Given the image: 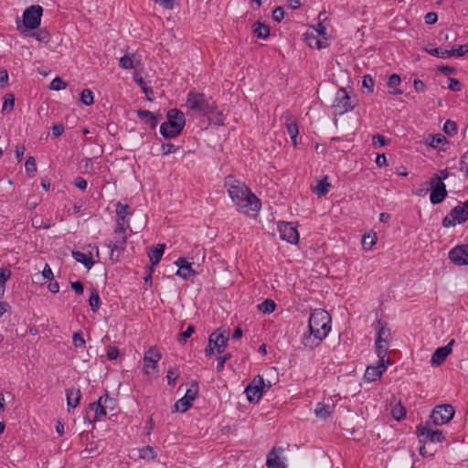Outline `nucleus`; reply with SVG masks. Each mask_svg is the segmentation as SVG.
<instances>
[{"instance_id": "1", "label": "nucleus", "mask_w": 468, "mask_h": 468, "mask_svg": "<svg viewBox=\"0 0 468 468\" xmlns=\"http://www.w3.org/2000/svg\"><path fill=\"white\" fill-rule=\"evenodd\" d=\"M224 187L238 211L250 215L260 210L261 200L242 181L229 175L224 179Z\"/></svg>"}, {"instance_id": "2", "label": "nucleus", "mask_w": 468, "mask_h": 468, "mask_svg": "<svg viewBox=\"0 0 468 468\" xmlns=\"http://www.w3.org/2000/svg\"><path fill=\"white\" fill-rule=\"evenodd\" d=\"M331 316L325 310H314L308 321V332L303 335V345L314 349L327 336L331 330Z\"/></svg>"}, {"instance_id": "3", "label": "nucleus", "mask_w": 468, "mask_h": 468, "mask_svg": "<svg viewBox=\"0 0 468 468\" xmlns=\"http://www.w3.org/2000/svg\"><path fill=\"white\" fill-rule=\"evenodd\" d=\"M186 106L203 116H209L217 109L216 101L211 97H207L204 93L191 90L187 93Z\"/></svg>"}, {"instance_id": "4", "label": "nucleus", "mask_w": 468, "mask_h": 468, "mask_svg": "<svg viewBox=\"0 0 468 468\" xmlns=\"http://www.w3.org/2000/svg\"><path fill=\"white\" fill-rule=\"evenodd\" d=\"M167 122L160 126V133L165 138H175L185 127L186 118L184 113L178 109H171L166 114Z\"/></svg>"}, {"instance_id": "5", "label": "nucleus", "mask_w": 468, "mask_h": 468, "mask_svg": "<svg viewBox=\"0 0 468 468\" xmlns=\"http://www.w3.org/2000/svg\"><path fill=\"white\" fill-rule=\"evenodd\" d=\"M42 14L43 8L38 5L27 7L23 13V27L25 29L20 25L17 26V29L23 34L27 30L37 28L41 22Z\"/></svg>"}, {"instance_id": "6", "label": "nucleus", "mask_w": 468, "mask_h": 468, "mask_svg": "<svg viewBox=\"0 0 468 468\" xmlns=\"http://www.w3.org/2000/svg\"><path fill=\"white\" fill-rule=\"evenodd\" d=\"M354 107L355 104L352 103L351 98L349 97L346 90L345 88L338 89L332 105L334 114L343 115L352 111Z\"/></svg>"}, {"instance_id": "7", "label": "nucleus", "mask_w": 468, "mask_h": 468, "mask_svg": "<svg viewBox=\"0 0 468 468\" xmlns=\"http://www.w3.org/2000/svg\"><path fill=\"white\" fill-rule=\"evenodd\" d=\"M454 408L450 404H442L436 406L431 413L430 421L440 426L448 423L454 416Z\"/></svg>"}, {"instance_id": "8", "label": "nucleus", "mask_w": 468, "mask_h": 468, "mask_svg": "<svg viewBox=\"0 0 468 468\" xmlns=\"http://www.w3.org/2000/svg\"><path fill=\"white\" fill-rule=\"evenodd\" d=\"M430 185L431 190L430 196L431 202L433 205L441 203L447 196L446 186L442 182V178L438 175H434L430 180Z\"/></svg>"}, {"instance_id": "9", "label": "nucleus", "mask_w": 468, "mask_h": 468, "mask_svg": "<svg viewBox=\"0 0 468 468\" xmlns=\"http://www.w3.org/2000/svg\"><path fill=\"white\" fill-rule=\"evenodd\" d=\"M114 234V240L108 247L111 249L110 259L116 261L119 260L121 252L124 250L127 242L125 227L119 232L118 226H115Z\"/></svg>"}, {"instance_id": "10", "label": "nucleus", "mask_w": 468, "mask_h": 468, "mask_svg": "<svg viewBox=\"0 0 468 468\" xmlns=\"http://www.w3.org/2000/svg\"><path fill=\"white\" fill-rule=\"evenodd\" d=\"M197 393L198 384L197 381H192L185 396L175 403L173 411L186 412L192 406V402L197 398Z\"/></svg>"}, {"instance_id": "11", "label": "nucleus", "mask_w": 468, "mask_h": 468, "mask_svg": "<svg viewBox=\"0 0 468 468\" xmlns=\"http://www.w3.org/2000/svg\"><path fill=\"white\" fill-rule=\"evenodd\" d=\"M265 383L261 376H256L252 381L246 387L245 394L250 402H258L264 392Z\"/></svg>"}, {"instance_id": "12", "label": "nucleus", "mask_w": 468, "mask_h": 468, "mask_svg": "<svg viewBox=\"0 0 468 468\" xmlns=\"http://www.w3.org/2000/svg\"><path fill=\"white\" fill-rule=\"evenodd\" d=\"M429 425L430 421H427L425 425L420 424L417 427L420 442H425L426 441L431 442H442L445 440L442 431L440 430H432Z\"/></svg>"}, {"instance_id": "13", "label": "nucleus", "mask_w": 468, "mask_h": 468, "mask_svg": "<svg viewBox=\"0 0 468 468\" xmlns=\"http://www.w3.org/2000/svg\"><path fill=\"white\" fill-rule=\"evenodd\" d=\"M468 219V213L465 212L462 206L454 207L449 215L442 219L444 228L453 227L458 224L464 223Z\"/></svg>"}, {"instance_id": "14", "label": "nucleus", "mask_w": 468, "mask_h": 468, "mask_svg": "<svg viewBox=\"0 0 468 468\" xmlns=\"http://www.w3.org/2000/svg\"><path fill=\"white\" fill-rule=\"evenodd\" d=\"M280 238L291 244H297L299 241V233L292 222H281L278 224Z\"/></svg>"}, {"instance_id": "15", "label": "nucleus", "mask_w": 468, "mask_h": 468, "mask_svg": "<svg viewBox=\"0 0 468 468\" xmlns=\"http://www.w3.org/2000/svg\"><path fill=\"white\" fill-rule=\"evenodd\" d=\"M449 259L456 265H468V244L457 245L449 251Z\"/></svg>"}, {"instance_id": "16", "label": "nucleus", "mask_w": 468, "mask_h": 468, "mask_svg": "<svg viewBox=\"0 0 468 468\" xmlns=\"http://www.w3.org/2000/svg\"><path fill=\"white\" fill-rule=\"evenodd\" d=\"M281 119L284 121L287 133L290 135L293 144L296 145V139L299 134V129L296 120L294 119L292 113L290 111H286L285 112H283Z\"/></svg>"}, {"instance_id": "17", "label": "nucleus", "mask_w": 468, "mask_h": 468, "mask_svg": "<svg viewBox=\"0 0 468 468\" xmlns=\"http://www.w3.org/2000/svg\"><path fill=\"white\" fill-rule=\"evenodd\" d=\"M453 343L454 340H452L446 346L439 347L433 352L431 359V364L433 367H439L445 361L446 357L452 352Z\"/></svg>"}, {"instance_id": "18", "label": "nucleus", "mask_w": 468, "mask_h": 468, "mask_svg": "<svg viewBox=\"0 0 468 468\" xmlns=\"http://www.w3.org/2000/svg\"><path fill=\"white\" fill-rule=\"evenodd\" d=\"M137 117L153 130L156 128L160 120L163 119L161 113H154L147 110H138Z\"/></svg>"}, {"instance_id": "19", "label": "nucleus", "mask_w": 468, "mask_h": 468, "mask_svg": "<svg viewBox=\"0 0 468 468\" xmlns=\"http://www.w3.org/2000/svg\"><path fill=\"white\" fill-rule=\"evenodd\" d=\"M283 452L282 447H273L267 455L266 466L267 468H286L285 463L281 459L280 455Z\"/></svg>"}, {"instance_id": "20", "label": "nucleus", "mask_w": 468, "mask_h": 468, "mask_svg": "<svg viewBox=\"0 0 468 468\" xmlns=\"http://www.w3.org/2000/svg\"><path fill=\"white\" fill-rule=\"evenodd\" d=\"M388 366L385 362H378L377 366H368L364 374V379L367 382L376 381L387 370Z\"/></svg>"}, {"instance_id": "21", "label": "nucleus", "mask_w": 468, "mask_h": 468, "mask_svg": "<svg viewBox=\"0 0 468 468\" xmlns=\"http://www.w3.org/2000/svg\"><path fill=\"white\" fill-rule=\"evenodd\" d=\"M229 341V336L215 331L209 335L208 343L216 349L218 354L224 352Z\"/></svg>"}, {"instance_id": "22", "label": "nucleus", "mask_w": 468, "mask_h": 468, "mask_svg": "<svg viewBox=\"0 0 468 468\" xmlns=\"http://www.w3.org/2000/svg\"><path fill=\"white\" fill-rule=\"evenodd\" d=\"M161 353L154 347L149 348L144 356V367L145 373L148 374L149 368H155L158 361L161 359Z\"/></svg>"}, {"instance_id": "23", "label": "nucleus", "mask_w": 468, "mask_h": 468, "mask_svg": "<svg viewBox=\"0 0 468 468\" xmlns=\"http://www.w3.org/2000/svg\"><path fill=\"white\" fill-rule=\"evenodd\" d=\"M176 265L178 267L176 275L184 280H188L191 276H195L197 274L196 271L193 270L191 263L185 258H178L176 261Z\"/></svg>"}, {"instance_id": "24", "label": "nucleus", "mask_w": 468, "mask_h": 468, "mask_svg": "<svg viewBox=\"0 0 468 468\" xmlns=\"http://www.w3.org/2000/svg\"><path fill=\"white\" fill-rule=\"evenodd\" d=\"M106 401H110V396L107 391L105 394L99 398V399L95 402L90 403L89 407L91 410L95 412L94 420H98L101 416H105L107 414V410L104 408L102 403H106Z\"/></svg>"}, {"instance_id": "25", "label": "nucleus", "mask_w": 468, "mask_h": 468, "mask_svg": "<svg viewBox=\"0 0 468 468\" xmlns=\"http://www.w3.org/2000/svg\"><path fill=\"white\" fill-rule=\"evenodd\" d=\"M116 215H117V220H116V226H118L119 231L125 227L126 217L131 215V207L127 204H122L121 202H118L116 204Z\"/></svg>"}, {"instance_id": "26", "label": "nucleus", "mask_w": 468, "mask_h": 468, "mask_svg": "<svg viewBox=\"0 0 468 468\" xmlns=\"http://www.w3.org/2000/svg\"><path fill=\"white\" fill-rule=\"evenodd\" d=\"M378 342H388L391 336L390 329L388 327V324L383 320H378L376 324Z\"/></svg>"}, {"instance_id": "27", "label": "nucleus", "mask_w": 468, "mask_h": 468, "mask_svg": "<svg viewBox=\"0 0 468 468\" xmlns=\"http://www.w3.org/2000/svg\"><path fill=\"white\" fill-rule=\"evenodd\" d=\"M141 64V59L135 54L124 55L120 58L119 66L124 69H136Z\"/></svg>"}, {"instance_id": "28", "label": "nucleus", "mask_w": 468, "mask_h": 468, "mask_svg": "<svg viewBox=\"0 0 468 468\" xmlns=\"http://www.w3.org/2000/svg\"><path fill=\"white\" fill-rule=\"evenodd\" d=\"M71 256L76 261L81 263L88 270L91 269L94 265V261L92 260L90 252L84 253L79 250H73L71 252Z\"/></svg>"}, {"instance_id": "29", "label": "nucleus", "mask_w": 468, "mask_h": 468, "mask_svg": "<svg viewBox=\"0 0 468 468\" xmlns=\"http://www.w3.org/2000/svg\"><path fill=\"white\" fill-rule=\"evenodd\" d=\"M304 39L310 48H316L317 49H321L327 47V37H324V40L319 39L318 36L314 32H307L305 34Z\"/></svg>"}, {"instance_id": "30", "label": "nucleus", "mask_w": 468, "mask_h": 468, "mask_svg": "<svg viewBox=\"0 0 468 468\" xmlns=\"http://www.w3.org/2000/svg\"><path fill=\"white\" fill-rule=\"evenodd\" d=\"M66 397H67V405H68V410H70V408L75 409L80 400L81 398V392L79 388H69L66 390Z\"/></svg>"}, {"instance_id": "31", "label": "nucleus", "mask_w": 468, "mask_h": 468, "mask_svg": "<svg viewBox=\"0 0 468 468\" xmlns=\"http://www.w3.org/2000/svg\"><path fill=\"white\" fill-rule=\"evenodd\" d=\"M165 244H158L154 248L151 250V251L148 253V256L150 258V261L152 262V267L154 268V265H157L159 261L162 259V256L165 251Z\"/></svg>"}, {"instance_id": "32", "label": "nucleus", "mask_w": 468, "mask_h": 468, "mask_svg": "<svg viewBox=\"0 0 468 468\" xmlns=\"http://www.w3.org/2000/svg\"><path fill=\"white\" fill-rule=\"evenodd\" d=\"M253 34L258 38L266 39L270 36V27L257 21L253 24Z\"/></svg>"}, {"instance_id": "33", "label": "nucleus", "mask_w": 468, "mask_h": 468, "mask_svg": "<svg viewBox=\"0 0 468 468\" xmlns=\"http://www.w3.org/2000/svg\"><path fill=\"white\" fill-rule=\"evenodd\" d=\"M330 183L328 182V176H325L320 180L316 186L314 188V192L319 197H324L329 192Z\"/></svg>"}, {"instance_id": "34", "label": "nucleus", "mask_w": 468, "mask_h": 468, "mask_svg": "<svg viewBox=\"0 0 468 468\" xmlns=\"http://www.w3.org/2000/svg\"><path fill=\"white\" fill-rule=\"evenodd\" d=\"M333 406L324 403H318L316 405L314 413L317 418L325 419L329 417L333 411Z\"/></svg>"}, {"instance_id": "35", "label": "nucleus", "mask_w": 468, "mask_h": 468, "mask_svg": "<svg viewBox=\"0 0 468 468\" xmlns=\"http://www.w3.org/2000/svg\"><path fill=\"white\" fill-rule=\"evenodd\" d=\"M11 277V271L8 268L0 269V299L5 295V283Z\"/></svg>"}, {"instance_id": "36", "label": "nucleus", "mask_w": 468, "mask_h": 468, "mask_svg": "<svg viewBox=\"0 0 468 468\" xmlns=\"http://www.w3.org/2000/svg\"><path fill=\"white\" fill-rule=\"evenodd\" d=\"M376 353L378 357L379 362H385V357L388 354L389 342H378L376 341Z\"/></svg>"}, {"instance_id": "37", "label": "nucleus", "mask_w": 468, "mask_h": 468, "mask_svg": "<svg viewBox=\"0 0 468 468\" xmlns=\"http://www.w3.org/2000/svg\"><path fill=\"white\" fill-rule=\"evenodd\" d=\"M89 303H90V306L92 310V312L96 313L100 307H101V299H100V295H99V292L96 289H92L90 291V299H89Z\"/></svg>"}, {"instance_id": "38", "label": "nucleus", "mask_w": 468, "mask_h": 468, "mask_svg": "<svg viewBox=\"0 0 468 468\" xmlns=\"http://www.w3.org/2000/svg\"><path fill=\"white\" fill-rule=\"evenodd\" d=\"M276 308V303L271 299H265L258 305V310L263 314H271Z\"/></svg>"}, {"instance_id": "39", "label": "nucleus", "mask_w": 468, "mask_h": 468, "mask_svg": "<svg viewBox=\"0 0 468 468\" xmlns=\"http://www.w3.org/2000/svg\"><path fill=\"white\" fill-rule=\"evenodd\" d=\"M424 50L432 56L441 58H449V50L443 49L441 48H425Z\"/></svg>"}, {"instance_id": "40", "label": "nucleus", "mask_w": 468, "mask_h": 468, "mask_svg": "<svg viewBox=\"0 0 468 468\" xmlns=\"http://www.w3.org/2000/svg\"><path fill=\"white\" fill-rule=\"evenodd\" d=\"M406 409L401 405V403L396 404L391 409V415L397 420L404 419L406 417Z\"/></svg>"}, {"instance_id": "41", "label": "nucleus", "mask_w": 468, "mask_h": 468, "mask_svg": "<svg viewBox=\"0 0 468 468\" xmlns=\"http://www.w3.org/2000/svg\"><path fill=\"white\" fill-rule=\"evenodd\" d=\"M15 106V97L12 93H7L4 97V103L2 107V112H11L13 111Z\"/></svg>"}, {"instance_id": "42", "label": "nucleus", "mask_w": 468, "mask_h": 468, "mask_svg": "<svg viewBox=\"0 0 468 468\" xmlns=\"http://www.w3.org/2000/svg\"><path fill=\"white\" fill-rule=\"evenodd\" d=\"M429 139L430 140L428 141V144L430 146H431L433 148H438L441 144H442L443 142H447L445 136H443L441 133L430 134Z\"/></svg>"}, {"instance_id": "43", "label": "nucleus", "mask_w": 468, "mask_h": 468, "mask_svg": "<svg viewBox=\"0 0 468 468\" xmlns=\"http://www.w3.org/2000/svg\"><path fill=\"white\" fill-rule=\"evenodd\" d=\"M80 101L86 105H92L94 102L93 92L90 89H84L80 93Z\"/></svg>"}, {"instance_id": "44", "label": "nucleus", "mask_w": 468, "mask_h": 468, "mask_svg": "<svg viewBox=\"0 0 468 468\" xmlns=\"http://www.w3.org/2000/svg\"><path fill=\"white\" fill-rule=\"evenodd\" d=\"M468 54V45H460L457 48H452L449 49V58L450 57H463Z\"/></svg>"}, {"instance_id": "45", "label": "nucleus", "mask_w": 468, "mask_h": 468, "mask_svg": "<svg viewBox=\"0 0 468 468\" xmlns=\"http://www.w3.org/2000/svg\"><path fill=\"white\" fill-rule=\"evenodd\" d=\"M139 457L144 460H154L155 458V452L153 447L145 446L140 449Z\"/></svg>"}, {"instance_id": "46", "label": "nucleus", "mask_w": 468, "mask_h": 468, "mask_svg": "<svg viewBox=\"0 0 468 468\" xmlns=\"http://www.w3.org/2000/svg\"><path fill=\"white\" fill-rule=\"evenodd\" d=\"M195 332V326L193 324H189L186 331L180 333L178 335L177 340L180 344L186 343L187 339L192 335Z\"/></svg>"}, {"instance_id": "47", "label": "nucleus", "mask_w": 468, "mask_h": 468, "mask_svg": "<svg viewBox=\"0 0 468 468\" xmlns=\"http://www.w3.org/2000/svg\"><path fill=\"white\" fill-rule=\"evenodd\" d=\"M26 172L29 176H33L37 172L36 160L33 156H29L25 164Z\"/></svg>"}, {"instance_id": "48", "label": "nucleus", "mask_w": 468, "mask_h": 468, "mask_svg": "<svg viewBox=\"0 0 468 468\" xmlns=\"http://www.w3.org/2000/svg\"><path fill=\"white\" fill-rule=\"evenodd\" d=\"M443 131L448 135L452 136L457 133V124L455 122L447 120L443 126Z\"/></svg>"}, {"instance_id": "49", "label": "nucleus", "mask_w": 468, "mask_h": 468, "mask_svg": "<svg viewBox=\"0 0 468 468\" xmlns=\"http://www.w3.org/2000/svg\"><path fill=\"white\" fill-rule=\"evenodd\" d=\"M73 345L76 347H85L86 342L83 337V334L81 331L75 332L72 336Z\"/></svg>"}, {"instance_id": "50", "label": "nucleus", "mask_w": 468, "mask_h": 468, "mask_svg": "<svg viewBox=\"0 0 468 468\" xmlns=\"http://www.w3.org/2000/svg\"><path fill=\"white\" fill-rule=\"evenodd\" d=\"M67 87V83L60 79L59 77H56L49 85V89L53 90H60Z\"/></svg>"}, {"instance_id": "51", "label": "nucleus", "mask_w": 468, "mask_h": 468, "mask_svg": "<svg viewBox=\"0 0 468 468\" xmlns=\"http://www.w3.org/2000/svg\"><path fill=\"white\" fill-rule=\"evenodd\" d=\"M133 80L142 88L143 91L145 93L146 96L153 93L152 89H150L146 86L145 81L144 80V79L141 76H138L137 74H135L133 76Z\"/></svg>"}, {"instance_id": "52", "label": "nucleus", "mask_w": 468, "mask_h": 468, "mask_svg": "<svg viewBox=\"0 0 468 468\" xmlns=\"http://www.w3.org/2000/svg\"><path fill=\"white\" fill-rule=\"evenodd\" d=\"M376 241L377 237L375 234L373 236H364L362 239V245L365 249L370 250L376 244Z\"/></svg>"}, {"instance_id": "53", "label": "nucleus", "mask_w": 468, "mask_h": 468, "mask_svg": "<svg viewBox=\"0 0 468 468\" xmlns=\"http://www.w3.org/2000/svg\"><path fill=\"white\" fill-rule=\"evenodd\" d=\"M179 377V370L176 367L170 368L167 371L166 378L168 385H174L176 378Z\"/></svg>"}, {"instance_id": "54", "label": "nucleus", "mask_w": 468, "mask_h": 468, "mask_svg": "<svg viewBox=\"0 0 468 468\" xmlns=\"http://www.w3.org/2000/svg\"><path fill=\"white\" fill-rule=\"evenodd\" d=\"M177 150H179V146H176L171 143L162 144V153L164 155L176 153Z\"/></svg>"}, {"instance_id": "55", "label": "nucleus", "mask_w": 468, "mask_h": 468, "mask_svg": "<svg viewBox=\"0 0 468 468\" xmlns=\"http://www.w3.org/2000/svg\"><path fill=\"white\" fill-rule=\"evenodd\" d=\"M460 170L468 177V151L464 153L460 160Z\"/></svg>"}, {"instance_id": "56", "label": "nucleus", "mask_w": 468, "mask_h": 468, "mask_svg": "<svg viewBox=\"0 0 468 468\" xmlns=\"http://www.w3.org/2000/svg\"><path fill=\"white\" fill-rule=\"evenodd\" d=\"M372 143L375 147L385 146L386 144H388V140L385 138V136L381 134H376L372 138Z\"/></svg>"}, {"instance_id": "57", "label": "nucleus", "mask_w": 468, "mask_h": 468, "mask_svg": "<svg viewBox=\"0 0 468 468\" xmlns=\"http://www.w3.org/2000/svg\"><path fill=\"white\" fill-rule=\"evenodd\" d=\"M400 82L401 79L399 75L394 73L391 74L390 77L388 78V88H396L400 84Z\"/></svg>"}, {"instance_id": "58", "label": "nucleus", "mask_w": 468, "mask_h": 468, "mask_svg": "<svg viewBox=\"0 0 468 468\" xmlns=\"http://www.w3.org/2000/svg\"><path fill=\"white\" fill-rule=\"evenodd\" d=\"M363 87L368 90V92H373L374 80L370 75H365L363 77Z\"/></svg>"}, {"instance_id": "59", "label": "nucleus", "mask_w": 468, "mask_h": 468, "mask_svg": "<svg viewBox=\"0 0 468 468\" xmlns=\"http://www.w3.org/2000/svg\"><path fill=\"white\" fill-rule=\"evenodd\" d=\"M284 10L282 6L276 7L272 12V18L276 22H281L284 17Z\"/></svg>"}, {"instance_id": "60", "label": "nucleus", "mask_w": 468, "mask_h": 468, "mask_svg": "<svg viewBox=\"0 0 468 468\" xmlns=\"http://www.w3.org/2000/svg\"><path fill=\"white\" fill-rule=\"evenodd\" d=\"M231 357V354L228 353L222 356H219L218 358V363H217V370L218 372L222 371L224 369V364L227 360L230 359Z\"/></svg>"}, {"instance_id": "61", "label": "nucleus", "mask_w": 468, "mask_h": 468, "mask_svg": "<svg viewBox=\"0 0 468 468\" xmlns=\"http://www.w3.org/2000/svg\"><path fill=\"white\" fill-rule=\"evenodd\" d=\"M106 356L109 360H114L119 356V349L116 346H108Z\"/></svg>"}, {"instance_id": "62", "label": "nucleus", "mask_w": 468, "mask_h": 468, "mask_svg": "<svg viewBox=\"0 0 468 468\" xmlns=\"http://www.w3.org/2000/svg\"><path fill=\"white\" fill-rule=\"evenodd\" d=\"M424 20L427 25H433L438 20V15L435 12H429L425 15Z\"/></svg>"}, {"instance_id": "63", "label": "nucleus", "mask_w": 468, "mask_h": 468, "mask_svg": "<svg viewBox=\"0 0 468 468\" xmlns=\"http://www.w3.org/2000/svg\"><path fill=\"white\" fill-rule=\"evenodd\" d=\"M213 114H215V116L213 118H210L208 116V119L211 120L212 122H214L215 124H218V125L223 124L224 120H225L223 113L221 112H218L216 110Z\"/></svg>"}, {"instance_id": "64", "label": "nucleus", "mask_w": 468, "mask_h": 468, "mask_svg": "<svg viewBox=\"0 0 468 468\" xmlns=\"http://www.w3.org/2000/svg\"><path fill=\"white\" fill-rule=\"evenodd\" d=\"M448 88L452 91H459L461 90V83L457 79L449 78Z\"/></svg>"}]
</instances>
